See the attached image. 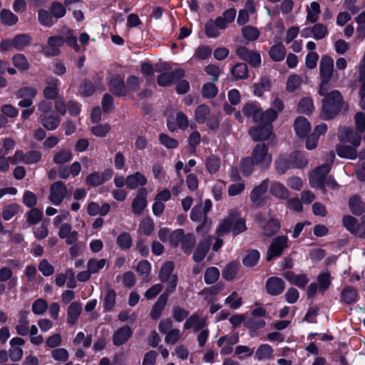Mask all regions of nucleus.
<instances>
[{"instance_id": "nucleus-35", "label": "nucleus", "mask_w": 365, "mask_h": 365, "mask_svg": "<svg viewBox=\"0 0 365 365\" xmlns=\"http://www.w3.org/2000/svg\"><path fill=\"white\" fill-rule=\"evenodd\" d=\"M270 192L272 195L279 199H286L289 195L287 188L279 182H274L271 184Z\"/></svg>"}, {"instance_id": "nucleus-34", "label": "nucleus", "mask_w": 365, "mask_h": 365, "mask_svg": "<svg viewBox=\"0 0 365 365\" xmlns=\"http://www.w3.org/2000/svg\"><path fill=\"white\" fill-rule=\"evenodd\" d=\"M286 53L285 46L282 43H277L270 48L269 55L272 61L279 62L284 58Z\"/></svg>"}, {"instance_id": "nucleus-47", "label": "nucleus", "mask_w": 365, "mask_h": 365, "mask_svg": "<svg viewBox=\"0 0 365 365\" xmlns=\"http://www.w3.org/2000/svg\"><path fill=\"white\" fill-rule=\"evenodd\" d=\"M116 243L121 250H127L131 247L133 239L128 232H122L118 236Z\"/></svg>"}, {"instance_id": "nucleus-58", "label": "nucleus", "mask_w": 365, "mask_h": 365, "mask_svg": "<svg viewBox=\"0 0 365 365\" xmlns=\"http://www.w3.org/2000/svg\"><path fill=\"white\" fill-rule=\"evenodd\" d=\"M205 165L210 173H215L220 167V159L214 155H211L206 159Z\"/></svg>"}, {"instance_id": "nucleus-42", "label": "nucleus", "mask_w": 365, "mask_h": 365, "mask_svg": "<svg viewBox=\"0 0 365 365\" xmlns=\"http://www.w3.org/2000/svg\"><path fill=\"white\" fill-rule=\"evenodd\" d=\"M0 19L4 25L11 26L18 22L19 18L9 9H4L1 11Z\"/></svg>"}, {"instance_id": "nucleus-26", "label": "nucleus", "mask_w": 365, "mask_h": 365, "mask_svg": "<svg viewBox=\"0 0 365 365\" xmlns=\"http://www.w3.org/2000/svg\"><path fill=\"white\" fill-rule=\"evenodd\" d=\"M147 191L145 188L138 190L136 197L132 203L133 212L136 214H140L147 205L146 201Z\"/></svg>"}, {"instance_id": "nucleus-48", "label": "nucleus", "mask_w": 365, "mask_h": 365, "mask_svg": "<svg viewBox=\"0 0 365 365\" xmlns=\"http://www.w3.org/2000/svg\"><path fill=\"white\" fill-rule=\"evenodd\" d=\"M242 34L246 40L255 41L259 38L260 32L256 27L246 26L242 29Z\"/></svg>"}, {"instance_id": "nucleus-53", "label": "nucleus", "mask_w": 365, "mask_h": 365, "mask_svg": "<svg viewBox=\"0 0 365 365\" xmlns=\"http://www.w3.org/2000/svg\"><path fill=\"white\" fill-rule=\"evenodd\" d=\"M238 266L235 262H230L227 264L224 269L222 270V277L226 280H232L233 279L237 273Z\"/></svg>"}, {"instance_id": "nucleus-43", "label": "nucleus", "mask_w": 365, "mask_h": 365, "mask_svg": "<svg viewBox=\"0 0 365 365\" xmlns=\"http://www.w3.org/2000/svg\"><path fill=\"white\" fill-rule=\"evenodd\" d=\"M151 270V265L147 260L140 261L136 268V271L139 275L141 276L143 280L148 282L150 279V274Z\"/></svg>"}, {"instance_id": "nucleus-2", "label": "nucleus", "mask_w": 365, "mask_h": 365, "mask_svg": "<svg viewBox=\"0 0 365 365\" xmlns=\"http://www.w3.org/2000/svg\"><path fill=\"white\" fill-rule=\"evenodd\" d=\"M334 62L333 58L327 55H324L321 58L319 62V79L320 83L319 87V94H324V91L330 88V81L334 78V80L338 79V75H334Z\"/></svg>"}, {"instance_id": "nucleus-11", "label": "nucleus", "mask_w": 365, "mask_h": 365, "mask_svg": "<svg viewBox=\"0 0 365 365\" xmlns=\"http://www.w3.org/2000/svg\"><path fill=\"white\" fill-rule=\"evenodd\" d=\"M255 219L259 223L263 235L267 237L274 235L280 228V223L276 219L271 217L269 220L265 222L264 216L260 212L256 214Z\"/></svg>"}, {"instance_id": "nucleus-8", "label": "nucleus", "mask_w": 365, "mask_h": 365, "mask_svg": "<svg viewBox=\"0 0 365 365\" xmlns=\"http://www.w3.org/2000/svg\"><path fill=\"white\" fill-rule=\"evenodd\" d=\"M288 247V237L284 235L274 238L267 250V261L280 257L284 250Z\"/></svg>"}, {"instance_id": "nucleus-9", "label": "nucleus", "mask_w": 365, "mask_h": 365, "mask_svg": "<svg viewBox=\"0 0 365 365\" xmlns=\"http://www.w3.org/2000/svg\"><path fill=\"white\" fill-rule=\"evenodd\" d=\"M329 171V165H322L315 168L309 175L310 185L314 188L324 189L325 178Z\"/></svg>"}, {"instance_id": "nucleus-39", "label": "nucleus", "mask_w": 365, "mask_h": 365, "mask_svg": "<svg viewBox=\"0 0 365 365\" xmlns=\"http://www.w3.org/2000/svg\"><path fill=\"white\" fill-rule=\"evenodd\" d=\"M356 148L350 145H339L336 148V152L341 158L354 160L357 157Z\"/></svg>"}, {"instance_id": "nucleus-27", "label": "nucleus", "mask_w": 365, "mask_h": 365, "mask_svg": "<svg viewBox=\"0 0 365 365\" xmlns=\"http://www.w3.org/2000/svg\"><path fill=\"white\" fill-rule=\"evenodd\" d=\"M28 310H21L19 313L18 324L16 326V330L18 334L21 336H26L29 331V320Z\"/></svg>"}, {"instance_id": "nucleus-33", "label": "nucleus", "mask_w": 365, "mask_h": 365, "mask_svg": "<svg viewBox=\"0 0 365 365\" xmlns=\"http://www.w3.org/2000/svg\"><path fill=\"white\" fill-rule=\"evenodd\" d=\"M82 312L81 304L78 302H73L71 304V305L68 308V318L67 322L70 325H73L76 324L78 318L81 315Z\"/></svg>"}, {"instance_id": "nucleus-17", "label": "nucleus", "mask_w": 365, "mask_h": 365, "mask_svg": "<svg viewBox=\"0 0 365 365\" xmlns=\"http://www.w3.org/2000/svg\"><path fill=\"white\" fill-rule=\"evenodd\" d=\"M63 45V39L60 36H53L48 38L47 46L43 48V53L47 56H55L60 53L59 48Z\"/></svg>"}, {"instance_id": "nucleus-60", "label": "nucleus", "mask_w": 365, "mask_h": 365, "mask_svg": "<svg viewBox=\"0 0 365 365\" xmlns=\"http://www.w3.org/2000/svg\"><path fill=\"white\" fill-rule=\"evenodd\" d=\"M13 64L21 71H26L29 68V63L24 55L19 53L12 58Z\"/></svg>"}, {"instance_id": "nucleus-45", "label": "nucleus", "mask_w": 365, "mask_h": 365, "mask_svg": "<svg viewBox=\"0 0 365 365\" xmlns=\"http://www.w3.org/2000/svg\"><path fill=\"white\" fill-rule=\"evenodd\" d=\"M349 206L351 212L356 215H360L365 210V205L356 196H353L349 199Z\"/></svg>"}, {"instance_id": "nucleus-10", "label": "nucleus", "mask_w": 365, "mask_h": 365, "mask_svg": "<svg viewBox=\"0 0 365 365\" xmlns=\"http://www.w3.org/2000/svg\"><path fill=\"white\" fill-rule=\"evenodd\" d=\"M268 185L269 180L265 179L251 191L250 198L254 207L259 208L264 205L265 199L264 195L268 188Z\"/></svg>"}, {"instance_id": "nucleus-63", "label": "nucleus", "mask_w": 365, "mask_h": 365, "mask_svg": "<svg viewBox=\"0 0 365 365\" xmlns=\"http://www.w3.org/2000/svg\"><path fill=\"white\" fill-rule=\"evenodd\" d=\"M255 165L251 157H247L242 159L240 163L241 172L245 175H250L253 171V166Z\"/></svg>"}, {"instance_id": "nucleus-21", "label": "nucleus", "mask_w": 365, "mask_h": 365, "mask_svg": "<svg viewBox=\"0 0 365 365\" xmlns=\"http://www.w3.org/2000/svg\"><path fill=\"white\" fill-rule=\"evenodd\" d=\"M285 288L284 282L282 278L272 277L266 282V289L268 294L277 296L282 294Z\"/></svg>"}, {"instance_id": "nucleus-52", "label": "nucleus", "mask_w": 365, "mask_h": 365, "mask_svg": "<svg viewBox=\"0 0 365 365\" xmlns=\"http://www.w3.org/2000/svg\"><path fill=\"white\" fill-rule=\"evenodd\" d=\"M220 277V271L217 267H208L204 275V279L206 284H212L217 282Z\"/></svg>"}, {"instance_id": "nucleus-46", "label": "nucleus", "mask_w": 365, "mask_h": 365, "mask_svg": "<svg viewBox=\"0 0 365 365\" xmlns=\"http://www.w3.org/2000/svg\"><path fill=\"white\" fill-rule=\"evenodd\" d=\"M72 158L73 153L71 150H61L54 155L53 161L56 164L63 165L71 160Z\"/></svg>"}, {"instance_id": "nucleus-16", "label": "nucleus", "mask_w": 365, "mask_h": 365, "mask_svg": "<svg viewBox=\"0 0 365 365\" xmlns=\"http://www.w3.org/2000/svg\"><path fill=\"white\" fill-rule=\"evenodd\" d=\"M113 174V171L111 169H106L102 173L94 172L87 176L86 182L88 185L97 187L109 180Z\"/></svg>"}, {"instance_id": "nucleus-15", "label": "nucleus", "mask_w": 365, "mask_h": 365, "mask_svg": "<svg viewBox=\"0 0 365 365\" xmlns=\"http://www.w3.org/2000/svg\"><path fill=\"white\" fill-rule=\"evenodd\" d=\"M261 124L250 130V135L255 141L266 140L272 133V122H259Z\"/></svg>"}, {"instance_id": "nucleus-4", "label": "nucleus", "mask_w": 365, "mask_h": 365, "mask_svg": "<svg viewBox=\"0 0 365 365\" xmlns=\"http://www.w3.org/2000/svg\"><path fill=\"white\" fill-rule=\"evenodd\" d=\"M242 110L245 116L247 118H252L255 123L272 122L277 117V112L272 108H269L265 112H263L254 103H248L245 104Z\"/></svg>"}, {"instance_id": "nucleus-31", "label": "nucleus", "mask_w": 365, "mask_h": 365, "mask_svg": "<svg viewBox=\"0 0 365 365\" xmlns=\"http://www.w3.org/2000/svg\"><path fill=\"white\" fill-rule=\"evenodd\" d=\"M147 183L146 178L139 172H136L133 175L127 176L125 179V185L128 188L134 190L138 186H143Z\"/></svg>"}, {"instance_id": "nucleus-3", "label": "nucleus", "mask_w": 365, "mask_h": 365, "mask_svg": "<svg viewBox=\"0 0 365 365\" xmlns=\"http://www.w3.org/2000/svg\"><path fill=\"white\" fill-rule=\"evenodd\" d=\"M277 172L283 175L291 168H303L307 165V160L300 152H294L289 155H280L275 160Z\"/></svg>"}, {"instance_id": "nucleus-22", "label": "nucleus", "mask_w": 365, "mask_h": 365, "mask_svg": "<svg viewBox=\"0 0 365 365\" xmlns=\"http://www.w3.org/2000/svg\"><path fill=\"white\" fill-rule=\"evenodd\" d=\"M110 91L118 96H125L127 94V89L125 86L123 79L119 75H113L109 80Z\"/></svg>"}, {"instance_id": "nucleus-49", "label": "nucleus", "mask_w": 365, "mask_h": 365, "mask_svg": "<svg viewBox=\"0 0 365 365\" xmlns=\"http://www.w3.org/2000/svg\"><path fill=\"white\" fill-rule=\"evenodd\" d=\"M38 20L43 26L51 27L54 24L53 16L47 10L43 9L38 11Z\"/></svg>"}, {"instance_id": "nucleus-62", "label": "nucleus", "mask_w": 365, "mask_h": 365, "mask_svg": "<svg viewBox=\"0 0 365 365\" xmlns=\"http://www.w3.org/2000/svg\"><path fill=\"white\" fill-rule=\"evenodd\" d=\"M182 336V332L177 328L173 329L165 336V342L167 344H175Z\"/></svg>"}, {"instance_id": "nucleus-40", "label": "nucleus", "mask_w": 365, "mask_h": 365, "mask_svg": "<svg viewBox=\"0 0 365 365\" xmlns=\"http://www.w3.org/2000/svg\"><path fill=\"white\" fill-rule=\"evenodd\" d=\"M341 298L346 304L355 303L358 299L357 290L353 287H346L341 292Z\"/></svg>"}, {"instance_id": "nucleus-36", "label": "nucleus", "mask_w": 365, "mask_h": 365, "mask_svg": "<svg viewBox=\"0 0 365 365\" xmlns=\"http://www.w3.org/2000/svg\"><path fill=\"white\" fill-rule=\"evenodd\" d=\"M231 73L235 80L246 79L248 78V68L246 63H237L232 68Z\"/></svg>"}, {"instance_id": "nucleus-13", "label": "nucleus", "mask_w": 365, "mask_h": 365, "mask_svg": "<svg viewBox=\"0 0 365 365\" xmlns=\"http://www.w3.org/2000/svg\"><path fill=\"white\" fill-rule=\"evenodd\" d=\"M236 53L242 60L247 61L253 67H259L261 64V56L257 51L250 50L245 46H239Z\"/></svg>"}, {"instance_id": "nucleus-6", "label": "nucleus", "mask_w": 365, "mask_h": 365, "mask_svg": "<svg viewBox=\"0 0 365 365\" xmlns=\"http://www.w3.org/2000/svg\"><path fill=\"white\" fill-rule=\"evenodd\" d=\"M180 242L184 252L190 254L195 245L196 240L193 234H185L182 230L179 229L171 233L170 242L177 246Z\"/></svg>"}, {"instance_id": "nucleus-57", "label": "nucleus", "mask_w": 365, "mask_h": 365, "mask_svg": "<svg viewBox=\"0 0 365 365\" xmlns=\"http://www.w3.org/2000/svg\"><path fill=\"white\" fill-rule=\"evenodd\" d=\"M225 304L232 309H237L242 305V297L236 292H233L225 299Z\"/></svg>"}, {"instance_id": "nucleus-55", "label": "nucleus", "mask_w": 365, "mask_h": 365, "mask_svg": "<svg viewBox=\"0 0 365 365\" xmlns=\"http://www.w3.org/2000/svg\"><path fill=\"white\" fill-rule=\"evenodd\" d=\"M314 108L312 99L308 97L302 98L298 104V110L302 113L310 114Z\"/></svg>"}, {"instance_id": "nucleus-28", "label": "nucleus", "mask_w": 365, "mask_h": 365, "mask_svg": "<svg viewBox=\"0 0 365 365\" xmlns=\"http://www.w3.org/2000/svg\"><path fill=\"white\" fill-rule=\"evenodd\" d=\"M294 128L296 134L299 138L306 137L311 130V125L307 119L302 116L296 118L294 123Z\"/></svg>"}, {"instance_id": "nucleus-18", "label": "nucleus", "mask_w": 365, "mask_h": 365, "mask_svg": "<svg viewBox=\"0 0 365 365\" xmlns=\"http://www.w3.org/2000/svg\"><path fill=\"white\" fill-rule=\"evenodd\" d=\"M230 219L232 221V232L234 235H237L247 230L245 220L241 217V213L237 209L230 210Z\"/></svg>"}, {"instance_id": "nucleus-20", "label": "nucleus", "mask_w": 365, "mask_h": 365, "mask_svg": "<svg viewBox=\"0 0 365 365\" xmlns=\"http://www.w3.org/2000/svg\"><path fill=\"white\" fill-rule=\"evenodd\" d=\"M185 72L182 69H176L170 73H163L158 76L157 82L160 86H167L176 80L182 78Z\"/></svg>"}, {"instance_id": "nucleus-41", "label": "nucleus", "mask_w": 365, "mask_h": 365, "mask_svg": "<svg viewBox=\"0 0 365 365\" xmlns=\"http://www.w3.org/2000/svg\"><path fill=\"white\" fill-rule=\"evenodd\" d=\"M210 115V109L207 105L202 104L196 108L195 117L198 123H205Z\"/></svg>"}, {"instance_id": "nucleus-59", "label": "nucleus", "mask_w": 365, "mask_h": 365, "mask_svg": "<svg viewBox=\"0 0 365 365\" xmlns=\"http://www.w3.org/2000/svg\"><path fill=\"white\" fill-rule=\"evenodd\" d=\"M317 281L319 283V291L324 294L329 287L331 284V276L327 272L321 273L317 277Z\"/></svg>"}, {"instance_id": "nucleus-24", "label": "nucleus", "mask_w": 365, "mask_h": 365, "mask_svg": "<svg viewBox=\"0 0 365 365\" xmlns=\"http://www.w3.org/2000/svg\"><path fill=\"white\" fill-rule=\"evenodd\" d=\"M255 359L259 361H271L274 359V349L267 344H260L255 352Z\"/></svg>"}, {"instance_id": "nucleus-64", "label": "nucleus", "mask_w": 365, "mask_h": 365, "mask_svg": "<svg viewBox=\"0 0 365 365\" xmlns=\"http://www.w3.org/2000/svg\"><path fill=\"white\" fill-rule=\"evenodd\" d=\"M259 256V252L257 250H252L243 259L244 265L246 267L255 266L257 263Z\"/></svg>"}, {"instance_id": "nucleus-14", "label": "nucleus", "mask_w": 365, "mask_h": 365, "mask_svg": "<svg viewBox=\"0 0 365 365\" xmlns=\"http://www.w3.org/2000/svg\"><path fill=\"white\" fill-rule=\"evenodd\" d=\"M68 193L67 187L64 182L58 181L51 185L49 200L55 205H59Z\"/></svg>"}, {"instance_id": "nucleus-7", "label": "nucleus", "mask_w": 365, "mask_h": 365, "mask_svg": "<svg viewBox=\"0 0 365 365\" xmlns=\"http://www.w3.org/2000/svg\"><path fill=\"white\" fill-rule=\"evenodd\" d=\"M252 159L256 165L267 168L272 163V155L268 153V148L264 143L257 144L252 150Z\"/></svg>"}, {"instance_id": "nucleus-44", "label": "nucleus", "mask_w": 365, "mask_h": 365, "mask_svg": "<svg viewBox=\"0 0 365 365\" xmlns=\"http://www.w3.org/2000/svg\"><path fill=\"white\" fill-rule=\"evenodd\" d=\"M270 86V80L267 77H262L259 82L254 85V93L255 96L260 97L265 91H269Z\"/></svg>"}, {"instance_id": "nucleus-37", "label": "nucleus", "mask_w": 365, "mask_h": 365, "mask_svg": "<svg viewBox=\"0 0 365 365\" xmlns=\"http://www.w3.org/2000/svg\"><path fill=\"white\" fill-rule=\"evenodd\" d=\"M31 42V37L29 34H21L16 36L13 38L14 48L21 51L25 47L29 46Z\"/></svg>"}, {"instance_id": "nucleus-1", "label": "nucleus", "mask_w": 365, "mask_h": 365, "mask_svg": "<svg viewBox=\"0 0 365 365\" xmlns=\"http://www.w3.org/2000/svg\"><path fill=\"white\" fill-rule=\"evenodd\" d=\"M329 89H325L324 94H319L324 96L321 117L327 120L336 117L341 110L348 109V106L344 102L341 93L337 90L328 92Z\"/></svg>"}, {"instance_id": "nucleus-29", "label": "nucleus", "mask_w": 365, "mask_h": 365, "mask_svg": "<svg viewBox=\"0 0 365 365\" xmlns=\"http://www.w3.org/2000/svg\"><path fill=\"white\" fill-rule=\"evenodd\" d=\"M211 240V237H207L198 244L192 257L195 262H199L205 258L209 250Z\"/></svg>"}, {"instance_id": "nucleus-38", "label": "nucleus", "mask_w": 365, "mask_h": 365, "mask_svg": "<svg viewBox=\"0 0 365 365\" xmlns=\"http://www.w3.org/2000/svg\"><path fill=\"white\" fill-rule=\"evenodd\" d=\"M307 21L310 23H315L319 19V15L321 12L320 6L318 2L313 1L307 7Z\"/></svg>"}, {"instance_id": "nucleus-23", "label": "nucleus", "mask_w": 365, "mask_h": 365, "mask_svg": "<svg viewBox=\"0 0 365 365\" xmlns=\"http://www.w3.org/2000/svg\"><path fill=\"white\" fill-rule=\"evenodd\" d=\"M38 120L42 126L48 130H53L56 129L61 122L60 117L53 113L46 115L40 114Z\"/></svg>"}, {"instance_id": "nucleus-56", "label": "nucleus", "mask_w": 365, "mask_h": 365, "mask_svg": "<svg viewBox=\"0 0 365 365\" xmlns=\"http://www.w3.org/2000/svg\"><path fill=\"white\" fill-rule=\"evenodd\" d=\"M63 39V43H66L68 46H71L75 51H78L80 48L77 43L76 38L73 35L72 31L66 29V31L60 36Z\"/></svg>"}, {"instance_id": "nucleus-50", "label": "nucleus", "mask_w": 365, "mask_h": 365, "mask_svg": "<svg viewBox=\"0 0 365 365\" xmlns=\"http://www.w3.org/2000/svg\"><path fill=\"white\" fill-rule=\"evenodd\" d=\"M232 229V221L230 219V211L229 212L228 217L222 220L216 230L219 236H222L228 233Z\"/></svg>"}, {"instance_id": "nucleus-12", "label": "nucleus", "mask_w": 365, "mask_h": 365, "mask_svg": "<svg viewBox=\"0 0 365 365\" xmlns=\"http://www.w3.org/2000/svg\"><path fill=\"white\" fill-rule=\"evenodd\" d=\"M338 137L341 142L349 143L354 147L359 146L361 140V133L349 127L340 128Z\"/></svg>"}, {"instance_id": "nucleus-30", "label": "nucleus", "mask_w": 365, "mask_h": 365, "mask_svg": "<svg viewBox=\"0 0 365 365\" xmlns=\"http://www.w3.org/2000/svg\"><path fill=\"white\" fill-rule=\"evenodd\" d=\"M169 294H170L165 292L162 294L158 299L150 312V317L153 319L156 320L161 316L162 312L168 302V297Z\"/></svg>"}, {"instance_id": "nucleus-19", "label": "nucleus", "mask_w": 365, "mask_h": 365, "mask_svg": "<svg viewBox=\"0 0 365 365\" xmlns=\"http://www.w3.org/2000/svg\"><path fill=\"white\" fill-rule=\"evenodd\" d=\"M133 334L129 326H123L118 329L113 334L112 341L115 346H119L125 344Z\"/></svg>"}, {"instance_id": "nucleus-54", "label": "nucleus", "mask_w": 365, "mask_h": 365, "mask_svg": "<svg viewBox=\"0 0 365 365\" xmlns=\"http://www.w3.org/2000/svg\"><path fill=\"white\" fill-rule=\"evenodd\" d=\"M344 226L347 230L354 234H357L359 225L356 218L352 216L346 215L343 218Z\"/></svg>"}, {"instance_id": "nucleus-61", "label": "nucleus", "mask_w": 365, "mask_h": 365, "mask_svg": "<svg viewBox=\"0 0 365 365\" xmlns=\"http://www.w3.org/2000/svg\"><path fill=\"white\" fill-rule=\"evenodd\" d=\"M313 38L316 40L324 38L328 34V29L326 26L322 24H315L312 26Z\"/></svg>"}, {"instance_id": "nucleus-5", "label": "nucleus", "mask_w": 365, "mask_h": 365, "mask_svg": "<svg viewBox=\"0 0 365 365\" xmlns=\"http://www.w3.org/2000/svg\"><path fill=\"white\" fill-rule=\"evenodd\" d=\"M174 264L171 261L165 262L159 272V278L162 282L167 283L165 292L172 294L175 292L178 284V276L173 273Z\"/></svg>"}, {"instance_id": "nucleus-51", "label": "nucleus", "mask_w": 365, "mask_h": 365, "mask_svg": "<svg viewBox=\"0 0 365 365\" xmlns=\"http://www.w3.org/2000/svg\"><path fill=\"white\" fill-rule=\"evenodd\" d=\"M106 264V259H90L87 263V269L91 274L97 273L100 269H103Z\"/></svg>"}, {"instance_id": "nucleus-25", "label": "nucleus", "mask_w": 365, "mask_h": 365, "mask_svg": "<svg viewBox=\"0 0 365 365\" xmlns=\"http://www.w3.org/2000/svg\"><path fill=\"white\" fill-rule=\"evenodd\" d=\"M46 86L44 88L43 96L47 99H53L58 94L59 80L54 77L46 79Z\"/></svg>"}, {"instance_id": "nucleus-32", "label": "nucleus", "mask_w": 365, "mask_h": 365, "mask_svg": "<svg viewBox=\"0 0 365 365\" xmlns=\"http://www.w3.org/2000/svg\"><path fill=\"white\" fill-rule=\"evenodd\" d=\"M175 120L177 125L170 120H168V127L170 131H174L177 128L185 130L188 127V118L182 112L179 111L176 113Z\"/></svg>"}]
</instances>
